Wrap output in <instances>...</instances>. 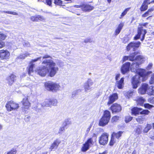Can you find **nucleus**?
<instances>
[{
  "instance_id": "ea45409f",
  "label": "nucleus",
  "mask_w": 154,
  "mask_h": 154,
  "mask_svg": "<svg viewBox=\"0 0 154 154\" xmlns=\"http://www.w3.org/2000/svg\"><path fill=\"white\" fill-rule=\"evenodd\" d=\"M125 121L126 123H128L131 121L132 119V117L130 116H127L125 117Z\"/></svg>"
},
{
  "instance_id": "f8f14e48",
  "label": "nucleus",
  "mask_w": 154,
  "mask_h": 154,
  "mask_svg": "<svg viewBox=\"0 0 154 154\" xmlns=\"http://www.w3.org/2000/svg\"><path fill=\"white\" fill-rule=\"evenodd\" d=\"M10 56V52L7 50H4L0 51V58L2 59H7Z\"/></svg>"
},
{
  "instance_id": "c85d7f7f",
  "label": "nucleus",
  "mask_w": 154,
  "mask_h": 154,
  "mask_svg": "<svg viewBox=\"0 0 154 154\" xmlns=\"http://www.w3.org/2000/svg\"><path fill=\"white\" fill-rule=\"evenodd\" d=\"M152 127V126L151 124H147L146 127L144 129L143 132L145 133H147L148 131L151 129Z\"/></svg>"
},
{
  "instance_id": "bf43d9fd",
  "label": "nucleus",
  "mask_w": 154,
  "mask_h": 154,
  "mask_svg": "<svg viewBox=\"0 0 154 154\" xmlns=\"http://www.w3.org/2000/svg\"><path fill=\"white\" fill-rule=\"evenodd\" d=\"M92 125H90V126L87 129L86 131V132L87 134H88L90 130L91 129V127H92Z\"/></svg>"
},
{
  "instance_id": "aec40b11",
  "label": "nucleus",
  "mask_w": 154,
  "mask_h": 154,
  "mask_svg": "<svg viewBox=\"0 0 154 154\" xmlns=\"http://www.w3.org/2000/svg\"><path fill=\"white\" fill-rule=\"evenodd\" d=\"M145 57L143 56L139 55L137 56L136 57H135L134 60L138 63L139 65L143 63L145 60Z\"/></svg>"
},
{
  "instance_id": "b1692460",
  "label": "nucleus",
  "mask_w": 154,
  "mask_h": 154,
  "mask_svg": "<svg viewBox=\"0 0 154 154\" xmlns=\"http://www.w3.org/2000/svg\"><path fill=\"white\" fill-rule=\"evenodd\" d=\"M124 25L123 23L121 22L118 25V27L115 31V35H117L119 34Z\"/></svg>"
},
{
  "instance_id": "a878e982",
  "label": "nucleus",
  "mask_w": 154,
  "mask_h": 154,
  "mask_svg": "<svg viewBox=\"0 0 154 154\" xmlns=\"http://www.w3.org/2000/svg\"><path fill=\"white\" fill-rule=\"evenodd\" d=\"M29 54L28 52H26L24 53L21 54L17 58V59H24L26 57L29 56Z\"/></svg>"
},
{
  "instance_id": "9b49d317",
  "label": "nucleus",
  "mask_w": 154,
  "mask_h": 154,
  "mask_svg": "<svg viewBox=\"0 0 154 154\" xmlns=\"http://www.w3.org/2000/svg\"><path fill=\"white\" fill-rule=\"evenodd\" d=\"M93 84V82L91 79H89L84 84V87L85 91L88 92L90 91L91 86Z\"/></svg>"
},
{
  "instance_id": "58836bf2",
  "label": "nucleus",
  "mask_w": 154,
  "mask_h": 154,
  "mask_svg": "<svg viewBox=\"0 0 154 154\" xmlns=\"http://www.w3.org/2000/svg\"><path fill=\"white\" fill-rule=\"evenodd\" d=\"M57 103V100L56 99H51V106H55Z\"/></svg>"
},
{
  "instance_id": "423d86ee",
  "label": "nucleus",
  "mask_w": 154,
  "mask_h": 154,
  "mask_svg": "<svg viewBox=\"0 0 154 154\" xmlns=\"http://www.w3.org/2000/svg\"><path fill=\"white\" fill-rule=\"evenodd\" d=\"M5 107L8 111L17 110L19 108L18 103L13 101H10L6 103Z\"/></svg>"
},
{
  "instance_id": "37998d69",
  "label": "nucleus",
  "mask_w": 154,
  "mask_h": 154,
  "mask_svg": "<svg viewBox=\"0 0 154 154\" xmlns=\"http://www.w3.org/2000/svg\"><path fill=\"white\" fill-rule=\"evenodd\" d=\"M144 106L145 108L150 109L153 107L154 106L153 105H151L148 103L145 104L144 105Z\"/></svg>"
},
{
  "instance_id": "de8ad7c7",
  "label": "nucleus",
  "mask_w": 154,
  "mask_h": 154,
  "mask_svg": "<svg viewBox=\"0 0 154 154\" xmlns=\"http://www.w3.org/2000/svg\"><path fill=\"white\" fill-rule=\"evenodd\" d=\"M54 3L58 5H60L62 4V1L61 0H54Z\"/></svg>"
},
{
  "instance_id": "4468645a",
  "label": "nucleus",
  "mask_w": 154,
  "mask_h": 154,
  "mask_svg": "<svg viewBox=\"0 0 154 154\" xmlns=\"http://www.w3.org/2000/svg\"><path fill=\"white\" fill-rule=\"evenodd\" d=\"M118 98V95L116 93L110 95L108 98L107 104L108 105L112 104Z\"/></svg>"
},
{
  "instance_id": "69168bd1",
  "label": "nucleus",
  "mask_w": 154,
  "mask_h": 154,
  "mask_svg": "<svg viewBox=\"0 0 154 154\" xmlns=\"http://www.w3.org/2000/svg\"><path fill=\"white\" fill-rule=\"evenodd\" d=\"M120 74H118L116 75V77H115V79L116 80H117L119 78L120 76Z\"/></svg>"
},
{
  "instance_id": "6ab92c4d",
  "label": "nucleus",
  "mask_w": 154,
  "mask_h": 154,
  "mask_svg": "<svg viewBox=\"0 0 154 154\" xmlns=\"http://www.w3.org/2000/svg\"><path fill=\"white\" fill-rule=\"evenodd\" d=\"M22 102L23 105V107L24 110H25L26 109H28L30 106V104L28 100V98L27 97L24 98Z\"/></svg>"
},
{
  "instance_id": "7ed1b4c3",
  "label": "nucleus",
  "mask_w": 154,
  "mask_h": 154,
  "mask_svg": "<svg viewBox=\"0 0 154 154\" xmlns=\"http://www.w3.org/2000/svg\"><path fill=\"white\" fill-rule=\"evenodd\" d=\"M111 117L110 112L108 110L104 111L103 115L99 122V125L101 126H104L107 125L109 122Z\"/></svg>"
},
{
  "instance_id": "473e14b6",
  "label": "nucleus",
  "mask_w": 154,
  "mask_h": 154,
  "mask_svg": "<svg viewBox=\"0 0 154 154\" xmlns=\"http://www.w3.org/2000/svg\"><path fill=\"white\" fill-rule=\"evenodd\" d=\"M87 145L90 147L93 145V141L92 138L88 139L85 142Z\"/></svg>"
},
{
  "instance_id": "a18cd8bd",
  "label": "nucleus",
  "mask_w": 154,
  "mask_h": 154,
  "mask_svg": "<svg viewBox=\"0 0 154 154\" xmlns=\"http://www.w3.org/2000/svg\"><path fill=\"white\" fill-rule=\"evenodd\" d=\"M142 128L141 127H139L137 128L136 130V132L137 134H140L141 133Z\"/></svg>"
},
{
  "instance_id": "0e129e2a",
  "label": "nucleus",
  "mask_w": 154,
  "mask_h": 154,
  "mask_svg": "<svg viewBox=\"0 0 154 154\" xmlns=\"http://www.w3.org/2000/svg\"><path fill=\"white\" fill-rule=\"evenodd\" d=\"M152 92H149V95H153L154 94V86H152Z\"/></svg>"
},
{
  "instance_id": "a211bd4d",
  "label": "nucleus",
  "mask_w": 154,
  "mask_h": 154,
  "mask_svg": "<svg viewBox=\"0 0 154 154\" xmlns=\"http://www.w3.org/2000/svg\"><path fill=\"white\" fill-rule=\"evenodd\" d=\"M16 77V76L14 74H11L7 77L6 80L9 85H11L13 84Z\"/></svg>"
},
{
  "instance_id": "cd10ccee",
  "label": "nucleus",
  "mask_w": 154,
  "mask_h": 154,
  "mask_svg": "<svg viewBox=\"0 0 154 154\" xmlns=\"http://www.w3.org/2000/svg\"><path fill=\"white\" fill-rule=\"evenodd\" d=\"M145 100L142 97H139L137 100V103L138 105L143 106Z\"/></svg>"
},
{
  "instance_id": "3c124183",
  "label": "nucleus",
  "mask_w": 154,
  "mask_h": 154,
  "mask_svg": "<svg viewBox=\"0 0 154 154\" xmlns=\"http://www.w3.org/2000/svg\"><path fill=\"white\" fill-rule=\"evenodd\" d=\"M31 19L32 20L34 21H38V16H32L31 17Z\"/></svg>"
},
{
  "instance_id": "6e6d98bb",
  "label": "nucleus",
  "mask_w": 154,
  "mask_h": 154,
  "mask_svg": "<svg viewBox=\"0 0 154 154\" xmlns=\"http://www.w3.org/2000/svg\"><path fill=\"white\" fill-rule=\"evenodd\" d=\"M149 92H152V86H150L149 88L148 87L147 90V93L149 95Z\"/></svg>"
},
{
  "instance_id": "f257e3e1",
  "label": "nucleus",
  "mask_w": 154,
  "mask_h": 154,
  "mask_svg": "<svg viewBox=\"0 0 154 154\" xmlns=\"http://www.w3.org/2000/svg\"><path fill=\"white\" fill-rule=\"evenodd\" d=\"M133 61L131 65V70L132 72L136 73L137 75L132 78L131 84L133 88H136L140 81H145L147 78V75L152 72L150 71L146 72L145 70L139 69V65L138 63L134 60Z\"/></svg>"
},
{
  "instance_id": "20e7f679",
  "label": "nucleus",
  "mask_w": 154,
  "mask_h": 154,
  "mask_svg": "<svg viewBox=\"0 0 154 154\" xmlns=\"http://www.w3.org/2000/svg\"><path fill=\"white\" fill-rule=\"evenodd\" d=\"M148 24V23H146L141 25H140L138 27L137 34L134 37L135 40H137L140 38L141 36L142 38L141 40L143 41L144 38L145 34L146 33V31L145 29H143L142 26H146Z\"/></svg>"
},
{
  "instance_id": "603ef678",
  "label": "nucleus",
  "mask_w": 154,
  "mask_h": 154,
  "mask_svg": "<svg viewBox=\"0 0 154 154\" xmlns=\"http://www.w3.org/2000/svg\"><path fill=\"white\" fill-rule=\"evenodd\" d=\"M38 21L39 20L41 21L45 20V19L43 17L40 15H38Z\"/></svg>"
},
{
  "instance_id": "5701e85b",
  "label": "nucleus",
  "mask_w": 154,
  "mask_h": 154,
  "mask_svg": "<svg viewBox=\"0 0 154 154\" xmlns=\"http://www.w3.org/2000/svg\"><path fill=\"white\" fill-rule=\"evenodd\" d=\"M42 106H51V99H45V101L41 103Z\"/></svg>"
},
{
  "instance_id": "49530a36",
  "label": "nucleus",
  "mask_w": 154,
  "mask_h": 154,
  "mask_svg": "<svg viewBox=\"0 0 154 154\" xmlns=\"http://www.w3.org/2000/svg\"><path fill=\"white\" fill-rule=\"evenodd\" d=\"M149 136L151 139H154V131H151L149 132Z\"/></svg>"
},
{
  "instance_id": "2eb2a0df",
  "label": "nucleus",
  "mask_w": 154,
  "mask_h": 154,
  "mask_svg": "<svg viewBox=\"0 0 154 154\" xmlns=\"http://www.w3.org/2000/svg\"><path fill=\"white\" fill-rule=\"evenodd\" d=\"M137 54V52H134L131 54L129 56H124L123 58V62H125L127 60H129L131 61H134L135 59V56Z\"/></svg>"
},
{
  "instance_id": "0eeeda50",
  "label": "nucleus",
  "mask_w": 154,
  "mask_h": 154,
  "mask_svg": "<svg viewBox=\"0 0 154 154\" xmlns=\"http://www.w3.org/2000/svg\"><path fill=\"white\" fill-rule=\"evenodd\" d=\"M140 44V42H131L127 47V51L132 50L133 51H135L139 47Z\"/></svg>"
},
{
  "instance_id": "4c0bfd02",
  "label": "nucleus",
  "mask_w": 154,
  "mask_h": 154,
  "mask_svg": "<svg viewBox=\"0 0 154 154\" xmlns=\"http://www.w3.org/2000/svg\"><path fill=\"white\" fill-rule=\"evenodd\" d=\"M117 141L115 138L112 136L111 139L109 143L110 146H112Z\"/></svg>"
},
{
  "instance_id": "bb28decb",
  "label": "nucleus",
  "mask_w": 154,
  "mask_h": 154,
  "mask_svg": "<svg viewBox=\"0 0 154 154\" xmlns=\"http://www.w3.org/2000/svg\"><path fill=\"white\" fill-rule=\"evenodd\" d=\"M137 122L139 123H143L145 120V117L144 116H142L138 117L136 119Z\"/></svg>"
},
{
  "instance_id": "864d4df0",
  "label": "nucleus",
  "mask_w": 154,
  "mask_h": 154,
  "mask_svg": "<svg viewBox=\"0 0 154 154\" xmlns=\"http://www.w3.org/2000/svg\"><path fill=\"white\" fill-rule=\"evenodd\" d=\"M149 83L151 84L154 83V74L152 75L149 81Z\"/></svg>"
},
{
  "instance_id": "5fc2aeb1",
  "label": "nucleus",
  "mask_w": 154,
  "mask_h": 154,
  "mask_svg": "<svg viewBox=\"0 0 154 154\" xmlns=\"http://www.w3.org/2000/svg\"><path fill=\"white\" fill-rule=\"evenodd\" d=\"M16 150L15 149H13L8 152L7 154H16Z\"/></svg>"
},
{
  "instance_id": "774afa93",
  "label": "nucleus",
  "mask_w": 154,
  "mask_h": 154,
  "mask_svg": "<svg viewBox=\"0 0 154 154\" xmlns=\"http://www.w3.org/2000/svg\"><path fill=\"white\" fill-rule=\"evenodd\" d=\"M154 10V9L153 8H152L150 9H149L147 12L149 14V13L151 12L152 11H153Z\"/></svg>"
},
{
  "instance_id": "4be33fe9",
  "label": "nucleus",
  "mask_w": 154,
  "mask_h": 154,
  "mask_svg": "<svg viewBox=\"0 0 154 154\" xmlns=\"http://www.w3.org/2000/svg\"><path fill=\"white\" fill-rule=\"evenodd\" d=\"M94 9V7L89 5L83 4L82 9L84 11H90Z\"/></svg>"
},
{
  "instance_id": "72a5a7b5",
  "label": "nucleus",
  "mask_w": 154,
  "mask_h": 154,
  "mask_svg": "<svg viewBox=\"0 0 154 154\" xmlns=\"http://www.w3.org/2000/svg\"><path fill=\"white\" fill-rule=\"evenodd\" d=\"M72 122L70 119H66L63 123V125L66 127L67 125H71Z\"/></svg>"
},
{
  "instance_id": "e2e57ef3",
  "label": "nucleus",
  "mask_w": 154,
  "mask_h": 154,
  "mask_svg": "<svg viewBox=\"0 0 154 154\" xmlns=\"http://www.w3.org/2000/svg\"><path fill=\"white\" fill-rule=\"evenodd\" d=\"M152 66V63H150L149 64L148 66L147 67V70H149L150 69Z\"/></svg>"
},
{
  "instance_id": "dca6fc26",
  "label": "nucleus",
  "mask_w": 154,
  "mask_h": 154,
  "mask_svg": "<svg viewBox=\"0 0 154 154\" xmlns=\"http://www.w3.org/2000/svg\"><path fill=\"white\" fill-rule=\"evenodd\" d=\"M148 88V85L147 84H143L138 89L139 93L142 94H145L146 92H147Z\"/></svg>"
},
{
  "instance_id": "f03ea898",
  "label": "nucleus",
  "mask_w": 154,
  "mask_h": 154,
  "mask_svg": "<svg viewBox=\"0 0 154 154\" xmlns=\"http://www.w3.org/2000/svg\"><path fill=\"white\" fill-rule=\"evenodd\" d=\"M42 67L35 70L36 72L40 76L45 77L47 73L51 77L54 76L59 70L56 63L51 59H46L42 63Z\"/></svg>"
},
{
  "instance_id": "c756f323",
  "label": "nucleus",
  "mask_w": 154,
  "mask_h": 154,
  "mask_svg": "<svg viewBox=\"0 0 154 154\" xmlns=\"http://www.w3.org/2000/svg\"><path fill=\"white\" fill-rule=\"evenodd\" d=\"M123 133L122 131H119L117 133H113L112 135L113 137L118 139L121 136L122 134Z\"/></svg>"
},
{
  "instance_id": "13d9d810",
  "label": "nucleus",
  "mask_w": 154,
  "mask_h": 154,
  "mask_svg": "<svg viewBox=\"0 0 154 154\" xmlns=\"http://www.w3.org/2000/svg\"><path fill=\"white\" fill-rule=\"evenodd\" d=\"M84 42L85 43L91 42V39L89 38H87L84 40Z\"/></svg>"
},
{
  "instance_id": "8fccbe9b",
  "label": "nucleus",
  "mask_w": 154,
  "mask_h": 154,
  "mask_svg": "<svg viewBox=\"0 0 154 154\" xmlns=\"http://www.w3.org/2000/svg\"><path fill=\"white\" fill-rule=\"evenodd\" d=\"M66 127L63 125V126L60 127L59 131V133H62L63 131L65 130V128Z\"/></svg>"
},
{
  "instance_id": "412c9836",
  "label": "nucleus",
  "mask_w": 154,
  "mask_h": 154,
  "mask_svg": "<svg viewBox=\"0 0 154 154\" xmlns=\"http://www.w3.org/2000/svg\"><path fill=\"white\" fill-rule=\"evenodd\" d=\"M124 78H122L120 80L116 81V85L119 89H122L123 88L124 85Z\"/></svg>"
},
{
  "instance_id": "4d7b16f0",
  "label": "nucleus",
  "mask_w": 154,
  "mask_h": 154,
  "mask_svg": "<svg viewBox=\"0 0 154 154\" xmlns=\"http://www.w3.org/2000/svg\"><path fill=\"white\" fill-rule=\"evenodd\" d=\"M148 101L151 103L154 104V97L149 98Z\"/></svg>"
},
{
  "instance_id": "338daca9",
  "label": "nucleus",
  "mask_w": 154,
  "mask_h": 154,
  "mask_svg": "<svg viewBox=\"0 0 154 154\" xmlns=\"http://www.w3.org/2000/svg\"><path fill=\"white\" fill-rule=\"evenodd\" d=\"M51 57V56L48 55L46 54L45 55H44L43 57V59H46L47 58H48Z\"/></svg>"
},
{
  "instance_id": "a19ab883",
  "label": "nucleus",
  "mask_w": 154,
  "mask_h": 154,
  "mask_svg": "<svg viewBox=\"0 0 154 154\" xmlns=\"http://www.w3.org/2000/svg\"><path fill=\"white\" fill-rule=\"evenodd\" d=\"M119 118V117L118 116H113L111 122H116L118 121Z\"/></svg>"
},
{
  "instance_id": "2f4dec72",
  "label": "nucleus",
  "mask_w": 154,
  "mask_h": 154,
  "mask_svg": "<svg viewBox=\"0 0 154 154\" xmlns=\"http://www.w3.org/2000/svg\"><path fill=\"white\" fill-rule=\"evenodd\" d=\"M89 147H90L85 143L83 144V146L81 148V150L82 152H85L89 149Z\"/></svg>"
},
{
  "instance_id": "f704fd0d",
  "label": "nucleus",
  "mask_w": 154,
  "mask_h": 154,
  "mask_svg": "<svg viewBox=\"0 0 154 154\" xmlns=\"http://www.w3.org/2000/svg\"><path fill=\"white\" fill-rule=\"evenodd\" d=\"M134 93V91H130L125 93V95L128 98H129L133 95Z\"/></svg>"
},
{
  "instance_id": "393cba45",
  "label": "nucleus",
  "mask_w": 154,
  "mask_h": 154,
  "mask_svg": "<svg viewBox=\"0 0 154 154\" xmlns=\"http://www.w3.org/2000/svg\"><path fill=\"white\" fill-rule=\"evenodd\" d=\"M142 110V109L137 107H134L131 110V113L133 115H136L140 113V111Z\"/></svg>"
},
{
  "instance_id": "ddd939ff",
  "label": "nucleus",
  "mask_w": 154,
  "mask_h": 154,
  "mask_svg": "<svg viewBox=\"0 0 154 154\" xmlns=\"http://www.w3.org/2000/svg\"><path fill=\"white\" fill-rule=\"evenodd\" d=\"M110 108L113 112H119L122 110L121 106L120 105L117 103L113 104Z\"/></svg>"
},
{
  "instance_id": "c9c22d12",
  "label": "nucleus",
  "mask_w": 154,
  "mask_h": 154,
  "mask_svg": "<svg viewBox=\"0 0 154 154\" xmlns=\"http://www.w3.org/2000/svg\"><path fill=\"white\" fill-rule=\"evenodd\" d=\"M6 37V35L0 32V41L5 40Z\"/></svg>"
},
{
  "instance_id": "39448f33",
  "label": "nucleus",
  "mask_w": 154,
  "mask_h": 154,
  "mask_svg": "<svg viewBox=\"0 0 154 154\" xmlns=\"http://www.w3.org/2000/svg\"><path fill=\"white\" fill-rule=\"evenodd\" d=\"M45 87L49 91L57 92L60 90L61 87L59 84L52 82H48L45 84Z\"/></svg>"
},
{
  "instance_id": "9d476101",
  "label": "nucleus",
  "mask_w": 154,
  "mask_h": 154,
  "mask_svg": "<svg viewBox=\"0 0 154 154\" xmlns=\"http://www.w3.org/2000/svg\"><path fill=\"white\" fill-rule=\"evenodd\" d=\"M130 65V63L126 62L122 66L121 68V71L122 74H125L129 71Z\"/></svg>"
},
{
  "instance_id": "c03bdc74",
  "label": "nucleus",
  "mask_w": 154,
  "mask_h": 154,
  "mask_svg": "<svg viewBox=\"0 0 154 154\" xmlns=\"http://www.w3.org/2000/svg\"><path fill=\"white\" fill-rule=\"evenodd\" d=\"M3 13H5L7 14H13L14 15H18V13L17 12H12V11H4L2 12Z\"/></svg>"
},
{
  "instance_id": "052dcab7",
  "label": "nucleus",
  "mask_w": 154,
  "mask_h": 154,
  "mask_svg": "<svg viewBox=\"0 0 154 154\" xmlns=\"http://www.w3.org/2000/svg\"><path fill=\"white\" fill-rule=\"evenodd\" d=\"M144 2L149 4L151 3H154V0L151 2H150V0H144Z\"/></svg>"
},
{
  "instance_id": "6e6552de",
  "label": "nucleus",
  "mask_w": 154,
  "mask_h": 154,
  "mask_svg": "<svg viewBox=\"0 0 154 154\" xmlns=\"http://www.w3.org/2000/svg\"><path fill=\"white\" fill-rule=\"evenodd\" d=\"M109 135L106 133H103L100 137L99 141V143L102 145L106 144L108 140Z\"/></svg>"
},
{
  "instance_id": "1a4fd4ad",
  "label": "nucleus",
  "mask_w": 154,
  "mask_h": 154,
  "mask_svg": "<svg viewBox=\"0 0 154 154\" xmlns=\"http://www.w3.org/2000/svg\"><path fill=\"white\" fill-rule=\"evenodd\" d=\"M41 58L42 57H40L31 60L30 63L29 67L28 69L29 75H30L31 73L33 72V68L35 66V64L33 63L39 60L40 61V63H41Z\"/></svg>"
},
{
  "instance_id": "7c9ffc66",
  "label": "nucleus",
  "mask_w": 154,
  "mask_h": 154,
  "mask_svg": "<svg viewBox=\"0 0 154 154\" xmlns=\"http://www.w3.org/2000/svg\"><path fill=\"white\" fill-rule=\"evenodd\" d=\"M148 4L143 2L142 6L140 8V10L141 11H144L146 10L148 8Z\"/></svg>"
},
{
  "instance_id": "f3484780",
  "label": "nucleus",
  "mask_w": 154,
  "mask_h": 154,
  "mask_svg": "<svg viewBox=\"0 0 154 154\" xmlns=\"http://www.w3.org/2000/svg\"><path fill=\"white\" fill-rule=\"evenodd\" d=\"M61 141L58 139H57L55 140L49 148L50 151H52L54 149H57Z\"/></svg>"
},
{
  "instance_id": "09e8293b",
  "label": "nucleus",
  "mask_w": 154,
  "mask_h": 154,
  "mask_svg": "<svg viewBox=\"0 0 154 154\" xmlns=\"http://www.w3.org/2000/svg\"><path fill=\"white\" fill-rule=\"evenodd\" d=\"M52 0H45V4H47L49 6L52 7Z\"/></svg>"
},
{
  "instance_id": "680f3d73",
  "label": "nucleus",
  "mask_w": 154,
  "mask_h": 154,
  "mask_svg": "<svg viewBox=\"0 0 154 154\" xmlns=\"http://www.w3.org/2000/svg\"><path fill=\"white\" fill-rule=\"evenodd\" d=\"M5 45L4 42L0 41V49L2 48Z\"/></svg>"
},
{
  "instance_id": "e433bc0d",
  "label": "nucleus",
  "mask_w": 154,
  "mask_h": 154,
  "mask_svg": "<svg viewBox=\"0 0 154 154\" xmlns=\"http://www.w3.org/2000/svg\"><path fill=\"white\" fill-rule=\"evenodd\" d=\"M130 8H128L125 9L124 11L122 13L121 15V17H120V18H121V17H124L125 15L128 11L129 10Z\"/></svg>"
},
{
  "instance_id": "79ce46f5",
  "label": "nucleus",
  "mask_w": 154,
  "mask_h": 154,
  "mask_svg": "<svg viewBox=\"0 0 154 154\" xmlns=\"http://www.w3.org/2000/svg\"><path fill=\"white\" fill-rule=\"evenodd\" d=\"M150 112L148 110H143L142 111H140V113L141 114H144V115H148L149 113H150Z\"/></svg>"
}]
</instances>
